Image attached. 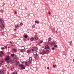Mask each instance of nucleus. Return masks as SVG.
<instances>
[{
	"mask_svg": "<svg viewBox=\"0 0 74 74\" xmlns=\"http://www.w3.org/2000/svg\"><path fill=\"white\" fill-rule=\"evenodd\" d=\"M33 49H31L32 51H36L38 49V48L37 47H34L33 48Z\"/></svg>",
	"mask_w": 74,
	"mask_h": 74,
	"instance_id": "1",
	"label": "nucleus"
},
{
	"mask_svg": "<svg viewBox=\"0 0 74 74\" xmlns=\"http://www.w3.org/2000/svg\"><path fill=\"white\" fill-rule=\"evenodd\" d=\"M32 59H33V58L32 57H31L29 58V60L28 61V64L31 63L32 62Z\"/></svg>",
	"mask_w": 74,
	"mask_h": 74,
	"instance_id": "2",
	"label": "nucleus"
},
{
	"mask_svg": "<svg viewBox=\"0 0 74 74\" xmlns=\"http://www.w3.org/2000/svg\"><path fill=\"white\" fill-rule=\"evenodd\" d=\"M19 66L20 67H21V70L25 69V67L24 66V65L22 64H20Z\"/></svg>",
	"mask_w": 74,
	"mask_h": 74,
	"instance_id": "3",
	"label": "nucleus"
},
{
	"mask_svg": "<svg viewBox=\"0 0 74 74\" xmlns=\"http://www.w3.org/2000/svg\"><path fill=\"white\" fill-rule=\"evenodd\" d=\"M10 57L9 56H7L5 57V60L6 61H7V60H10Z\"/></svg>",
	"mask_w": 74,
	"mask_h": 74,
	"instance_id": "4",
	"label": "nucleus"
},
{
	"mask_svg": "<svg viewBox=\"0 0 74 74\" xmlns=\"http://www.w3.org/2000/svg\"><path fill=\"white\" fill-rule=\"evenodd\" d=\"M4 63V60H2L1 61H0V64H3Z\"/></svg>",
	"mask_w": 74,
	"mask_h": 74,
	"instance_id": "5",
	"label": "nucleus"
},
{
	"mask_svg": "<svg viewBox=\"0 0 74 74\" xmlns=\"http://www.w3.org/2000/svg\"><path fill=\"white\" fill-rule=\"evenodd\" d=\"M0 23H1V25H3V23H4V21H2V18L0 19Z\"/></svg>",
	"mask_w": 74,
	"mask_h": 74,
	"instance_id": "6",
	"label": "nucleus"
},
{
	"mask_svg": "<svg viewBox=\"0 0 74 74\" xmlns=\"http://www.w3.org/2000/svg\"><path fill=\"white\" fill-rule=\"evenodd\" d=\"M0 28L2 30H4V25L3 24H2L0 26Z\"/></svg>",
	"mask_w": 74,
	"mask_h": 74,
	"instance_id": "7",
	"label": "nucleus"
},
{
	"mask_svg": "<svg viewBox=\"0 0 74 74\" xmlns=\"http://www.w3.org/2000/svg\"><path fill=\"white\" fill-rule=\"evenodd\" d=\"M7 63H14V61L12 60H10V61H8L7 62Z\"/></svg>",
	"mask_w": 74,
	"mask_h": 74,
	"instance_id": "8",
	"label": "nucleus"
},
{
	"mask_svg": "<svg viewBox=\"0 0 74 74\" xmlns=\"http://www.w3.org/2000/svg\"><path fill=\"white\" fill-rule=\"evenodd\" d=\"M4 72V70H1L0 71V73L1 74H3Z\"/></svg>",
	"mask_w": 74,
	"mask_h": 74,
	"instance_id": "9",
	"label": "nucleus"
},
{
	"mask_svg": "<svg viewBox=\"0 0 74 74\" xmlns=\"http://www.w3.org/2000/svg\"><path fill=\"white\" fill-rule=\"evenodd\" d=\"M45 49H48L49 48V47L48 45H46L45 47Z\"/></svg>",
	"mask_w": 74,
	"mask_h": 74,
	"instance_id": "10",
	"label": "nucleus"
},
{
	"mask_svg": "<svg viewBox=\"0 0 74 74\" xmlns=\"http://www.w3.org/2000/svg\"><path fill=\"white\" fill-rule=\"evenodd\" d=\"M15 28H18V27H19V25H15Z\"/></svg>",
	"mask_w": 74,
	"mask_h": 74,
	"instance_id": "11",
	"label": "nucleus"
},
{
	"mask_svg": "<svg viewBox=\"0 0 74 74\" xmlns=\"http://www.w3.org/2000/svg\"><path fill=\"white\" fill-rule=\"evenodd\" d=\"M30 40L31 41H34V38L33 37H32L30 38Z\"/></svg>",
	"mask_w": 74,
	"mask_h": 74,
	"instance_id": "12",
	"label": "nucleus"
},
{
	"mask_svg": "<svg viewBox=\"0 0 74 74\" xmlns=\"http://www.w3.org/2000/svg\"><path fill=\"white\" fill-rule=\"evenodd\" d=\"M42 53L43 54H45V53H47V51H46L44 50L43 51Z\"/></svg>",
	"mask_w": 74,
	"mask_h": 74,
	"instance_id": "13",
	"label": "nucleus"
},
{
	"mask_svg": "<svg viewBox=\"0 0 74 74\" xmlns=\"http://www.w3.org/2000/svg\"><path fill=\"white\" fill-rule=\"evenodd\" d=\"M16 63L17 65H19V62L18 61H16Z\"/></svg>",
	"mask_w": 74,
	"mask_h": 74,
	"instance_id": "14",
	"label": "nucleus"
},
{
	"mask_svg": "<svg viewBox=\"0 0 74 74\" xmlns=\"http://www.w3.org/2000/svg\"><path fill=\"white\" fill-rule=\"evenodd\" d=\"M30 52H31V50H30V49L28 50H27V53H29Z\"/></svg>",
	"mask_w": 74,
	"mask_h": 74,
	"instance_id": "15",
	"label": "nucleus"
},
{
	"mask_svg": "<svg viewBox=\"0 0 74 74\" xmlns=\"http://www.w3.org/2000/svg\"><path fill=\"white\" fill-rule=\"evenodd\" d=\"M35 38L37 41H38V37H36Z\"/></svg>",
	"mask_w": 74,
	"mask_h": 74,
	"instance_id": "16",
	"label": "nucleus"
},
{
	"mask_svg": "<svg viewBox=\"0 0 74 74\" xmlns=\"http://www.w3.org/2000/svg\"><path fill=\"white\" fill-rule=\"evenodd\" d=\"M0 52H1V54H2V55H4V52H3V51H0Z\"/></svg>",
	"mask_w": 74,
	"mask_h": 74,
	"instance_id": "17",
	"label": "nucleus"
},
{
	"mask_svg": "<svg viewBox=\"0 0 74 74\" xmlns=\"http://www.w3.org/2000/svg\"><path fill=\"white\" fill-rule=\"evenodd\" d=\"M48 41H51V38H48Z\"/></svg>",
	"mask_w": 74,
	"mask_h": 74,
	"instance_id": "18",
	"label": "nucleus"
},
{
	"mask_svg": "<svg viewBox=\"0 0 74 74\" xmlns=\"http://www.w3.org/2000/svg\"><path fill=\"white\" fill-rule=\"evenodd\" d=\"M14 55H15V54H14V53L12 54H11V56L12 57H13V56H14Z\"/></svg>",
	"mask_w": 74,
	"mask_h": 74,
	"instance_id": "19",
	"label": "nucleus"
},
{
	"mask_svg": "<svg viewBox=\"0 0 74 74\" xmlns=\"http://www.w3.org/2000/svg\"><path fill=\"white\" fill-rule=\"evenodd\" d=\"M28 37L27 36V35H25L24 36V37L25 38H27Z\"/></svg>",
	"mask_w": 74,
	"mask_h": 74,
	"instance_id": "20",
	"label": "nucleus"
},
{
	"mask_svg": "<svg viewBox=\"0 0 74 74\" xmlns=\"http://www.w3.org/2000/svg\"><path fill=\"white\" fill-rule=\"evenodd\" d=\"M13 51H14V52H16L17 51H16V49H13Z\"/></svg>",
	"mask_w": 74,
	"mask_h": 74,
	"instance_id": "21",
	"label": "nucleus"
},
{
	"mask_svg": "<svg viewBox=\"0 0 74 74\" xmlns=\"http://www.w3.org/2000/svg\"><path fill=\"white\" fill-rule=\"evenodd\" d=\"M35 22L36 23H38V24L39 23V22H38V21H35Z\"/></svg>",
	"mask_w": 74,
	"mask_h": 74,
	"instance_id": "22",
	"label": "nucleus"
},
{
	"mask_svg": "<svg viewBox=\"0 0 74 74\" xmlns=\"http://www.w3.org/2000/svg\"><path fill=\"white\" fill-rule=\"evenodd\" d=\"M21 52H23V49H21L20 51Z\"/></svg>",
	"mask_w": 74,
	"mask_h": 74,
	"instance_id": "23",
	"label": "nucleus"
},
{
	"mask_svg": "<svg viewBox=\"0 0 74 74\" xmlns=\"http://www.w3.org/2000/svg\"><path fill=\"white\" fill-rule=\"evenodd\" d=\"M14 59L15 60H17V58L16 57H14Z\"/></svg>",
	"mask_w": 74,
	"mask_h": 74,
	"instance_id": "24",
	"label": "nucleus"
},
{
	"mask_svg": "<svg viewBox=\"0 0 74 74\" xmlns=\"http://www.w3.org/2000/svg\"><path fill=\"white\" fill-rule=\"evenodd\" d=\"M12 74H17V73L16 72H14L12 73Z\"/></svg>",
	"mask_w": 74,
	"mask_h": 74,
	"instance_id": "25",
	"label": "nucleus"
},
{
	"mask_svg": "<svg viewBox=\"0 0 74 74\" xmlns=\"http://www.w3.org/2000/svg\"><path fill=\"white\" fill-rule=\"evenodd\" d=\"M12 46H13V47H15V45L14 44H12Z\"/></svg>",
	"mask_w": 74,
	"mask_h": 74,
	"instance_id": "26",
	"label": "nucleus"
},
{
	"mask_svg": "<svg viewBox=\"0 0 74 74\" xmlns=\"http://www.w3.org/2000/svg\"><path fill=\"white\" fill-rule=\"evenodd\" d=\"M52 44H53V45H55V42H52Z\"/></svg>",
	"mask_w": 74,
	"mask_h": 74,
	"instance_id": "27",
	"label": "nucleus"
},
{
	"mask_svg": "<svg viewBox=\"0 0 74 74\" xmlns=\"http://www.w3.org/2000/svg\"><path fill=\"white\" fill-rule=\"evenodd\" d=\"M37 51H36L35 52V55H37L38 56V54H37Z\"/></svg>",
	"mask_w": 74,
	"mask_h": 74,
	"instance_id": "28",
	"label": "nucleus"
},
{
	"mask_svg": "<svg viewBox=\"0 0 74 74\" xmlns=\"http://www.w3.org/2000/svg\"><path fill=\"white\" fill-rule=\"evenodd\" d=\"M40 43H42V42H43V40H40Z\"/></svg>",
	"mask_w": 74,
	"mask_h": 74,
	"instance_id": "29",
	"label": "nucleus"
},
{
	"mask_svg": "<svg viewBox=\"0 0 74 74\" xmlns=\"http://www.w3.org/2000/svg\"><path fill=\"white\" fill-rule=\"evenodd\" d=\"M47 52H49V50H47L46 51Z\"/></svg>",
	"mask_w": 74,
	"mask_h": 74,
	"instance_id": "30",
	"label": "nucleus"
},
{
	"mask_svg": "<svg viewBox=\"0 0 74 74\" xmlns=\"http://www.w3.org/2000/svg\"><path fill=\"white\" fill-rule=\"evenodd\" d=\"M2 56H3L2 54H1V53H0V57H2Z\"/></svg>",
	"mask_w": 74,
	"mask_h": 74,
	"instance_id": "31",
	"label": "nucleus"
},
{
	"mask_svg": "<svg viewBox=\"0 0 74 74\" xmlns=\"http://www.w3.org/2000/svg\"><path fill=\"white\" fill-rule=\"evenodd\" d=\"M54 47H55V48H56L58 46L56 45H55L54 46Z\"/></svg>",
	"mask_w": 74,
	"mask_h": 74,
	"instance_id": "32",
	"label": "nucleus"
},
{
	"mask_svg": "<svg viewBox=\"0 0 74 74\" xmlns=\"http://www.w3.org/2000/svg\"><path fill=\"white\" fill-rule=\"evenodd\" d=\"M4 32H2L1 33L2 34V35H4Z\"/></svg>",
	"mask_w": 74,
	"mask_h": 74,
	"instance_id": "33",
	"label": "nucleus"
},
{
	"mask_svg": "<svg viewBox=\"0 0 74 74\" xmlns=\"http://www.w3.org/2000/svg\"><path fill=\"white\" fill-rule=\"evenodd\" d=\"M27 62H26L25 63V64L26 65V66H27Z\"/></svg>",
	"mask_w": 74,
	"mask_h": 74,
	"instance_id": "34",
	"label": "nucleus"
},
{
	"mask_svg": "<svg viewBox=\"0 0 74 74\" xmlns=\"http://www.w3.org/2000/svg\"><path fill=\"white\" fill-rule=\"evenodd\" d=\"M20 25L21 26H22V25H23V23H21Z\"/></svg>",
	"mask_w": 74,
	"mask_h": 74,
	"instance_id": "35",
	"label": "nucleus"
},
{
	"mask_svg": "<svg viewBox=\"0 0 74 74\" xmlns=\"http://www.w3.org/2000/svg\"><path fill=\"white\" fill-rule=\"evenodd\" d=\"M5 48H7V46H5L4 47Z\"/></svg>",
	"mask_w": 74,
	"mask_h": 74,
	"instance_id": "36",
	"label": "nucleus"
},
{
	"mask_svg": "<svg viewBox=\"0 0 74 74\" xmlns=\"http://www.w3.org/2000/svg\"><path fill=\"white\" fill-rule=\"evenodd\" d=\"M55 66H56V65H55V66H54V65H53V67L54 68H55Z\"/></svg>",
	"mask_w": 74,
	"mask_h": 74,
	"instance_id": "37",
	"label": "nucleus"
},
{
	"mask_svg": "<svg viewBox=\"0 0 74 74\" xmlns=\"http://www.w3.org/2000/svg\"><path fill=\"white\" fill-rule=\"evenodd\" d=\"M52 49L53 50L54 49H55V48H54V47H53V48H52Z\"/></svg>",
	"mask_w": 74,
	"mask_h": 74,
	"instance_id": "38",
	"label": "nucleus"
},
{
	"mask_svg": "<svg viewBox=\"0 0 74 74\" xmlns=\"http://www.w3.org/2000/svg\"><path fill=\"white\" fill-rule=\"evenodd\" d=\"M47 70H49V67H47Z\"/></svg>",
	"mask_w": 74,
	"mask_h": 74,
	"instance_id": "39",
	"label": "nucleus"
},
{
	"mask_svg": "<svg viewBox=\"0 0 74 74\" xmlns=\"http://www.w3.org/2000/svg\"><path fill=\"white\" fill-rule=\"evenodd\" d=\"M1 49H4V47H2V48H1Z\"/></svg>",
	"mask_w": 74,
	"mask_h": 74,
	"instance_id": "40",
	"label": "nucleus"
},
{
	"mask_svg": "<svg viewBox=\"0 0 74 74\" xmlns=\"http://www.w3.org/2000/svg\"><path fill=\"white\" fill-rule=\"evenodd\" d=\"M48 14L49 15H50V14H51V12H49L48 13Z\"/></svg>",
	"mask_w": 74,
	"mask_h": 74,
	"instance_id": "41",
	"label": "nucleus"
},
{
	"mask_svg": "<svg viewBox=\"0 0 74 74\" xmlns=\"http://www.w3.org/2000/svg\"><path fill=\"white\" fill-rule=\"evenodd\" d=\"M40 54H42V53H42V52H41L40 53Z\"/></svg>",
	"mask_w": 74,
	"mask_h": 74,
	"instance_id": "42",
	"label": "nucleus"
},
{
	"mask_svg": "<svg viewBox=\"0 0 74 74\" xmlns=\"http://www.w3.org/2000/svg\"><path fill=\"white\" fill-rule=\"evenodd\" d=\"M14 14H17L16 12L15 11Z\"/></svg>",
	"mask_w": 74,
	"mask_h": 74,
	"instance_id": "43",
	"label": "nucleus"
},
{
	"mask_svg": "<svg viewBox=\"0 0 74 74\" xmlns=\"http://www.w3.org/2000/svg\"><path fill=\"white\" fill-rule=\"evenodd\" d=\"M70 44L71 45V43H72V42L71 41V42H70Z\"/></svg>",
	"mask_w": 74,
	"mask_h": 74,
	"instance_id": "44",
	"label": "nucleus"
},
{
	"mask_svg": "<svg viewBox=\"0 0 74 74\" xmlns=\"http://www.w3.org/2000/svg\"><path fill=\"white\" fill-rule=\"evenodd\" d=\"M34 28L35 27V26L34 25H33V26H32Z\"/></svg>",
	"mask_w": 74,
	"mask_h": 74,
	"instance_id": "45",
	"label": "nucleus"
},
{
	"mask_svg": "<svg viewBox=\"0 0 74 74\" xmlns=\"http://www.w3.org/2000/svg\"><path fill=\"white\" fill-rule=\"evenodd\" d=\"M12 42H11V41L10 42V44H12Z\"/></svg>",
	"mask_w": 74,
	"mask_h": 74,
	"instance_id": "46",
	"label": "nucleus"
},
{
	"mask_svg": "<svg viewBox=\"0 0 74 74\" xmlns=\"http://www.w3.org/2000/svg\"><path fill=\"white\" fill-rule=\"evenodd\" d=\"M14 30L16 31V29H14Z\"/></svg>",
	"mask_w": 74,
	"mask_h": 74,
	"instance_id": "47",
	"label": "nucleus"
},
{
	"mask_svg": "<svg viewBox=\"0 0 74 74\" xmlns=\"http://www.w3.org/2000/svg\"><path fill=\"white\" fill-rule=\"evenodd\" d=\"M12 69H13L12 68L11 69V70H12Z\"/></svg>",
	"mask_w": 74,
	"mask_h": 74,
	"instance_id": "48",
	"label": "nucleus"
},
{
	"mask_svg": "<svg viewBox=\"0 0 74 74\" xmlns=\"http://www.w3.org/2000/svg\"><path fill=\"white\" fill-rule=\"evenodd\" d=\"M8 48H10V47H8Z\"/></svg>",
	"mask_w": 74,
	"mask_h": 74,
	"instance_id": "49",
	"label": "nucleus"
},
{
	"mask_svg": "<svg viewBox=\"0 0 74 74\" xmlns=\"http://www.w3.org/2000/svg\"><path fill=\"white\" fill-rule=\"evenodd\" d=\"M22 63H23V62H22Z\"/></svg>",
	"mask_w": 74,
	"mask_h": 74,
	"instance_id": "50",
	"label": "nucleus"
}]
</instances>
